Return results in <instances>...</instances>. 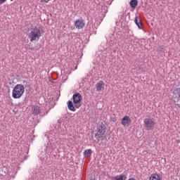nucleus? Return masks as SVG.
Instances as JSON below:
<instances>
[{
	"label": "nucleus",
	"mask_w": 180,
	"mask_h": 180,
	"mask_svg": "<svg viewBox=\"0 0 180 180\" xmlns=\"http://www.w3.org/2000/svg\"><path fill=\"white\" fill-rule=\"evenodd\" d=\"M41 31L37 27H33L29 30L28 37L30 41H36L41 37Z\"/></svg>",
	"instance_id": "1"
},
{
	"label": "nucleus",
	"mask_w": 180,
	"mask_h": 180,
	"mask_svg": "<svg viewBox=\"0 0 180 180\" xmlns=\"http://www.w3.org/2000/svg\"><path fill=\"white\" fill-rule=\"evenodd\" d=\"M139 1L137 0H131L130 6L133 8V9H136V6H137Z\"/></svg>",
	"instance_id": "14"
},
{
	"label": "nucleus",
	"mask_w": 180,
	"mask_h": 180,
	"mask_svg": "<svg viewBox=\"0 0 180 180\" xmlns=\"http://www.w3.org/2000/svg\"><path fill=\"white\" fill-rule=\"evenodd\" d=\"M23 94H25V86H23V84H17L13 89L12 96L13 99L22 98Z\"/></svg>",
	"instance_id": "2"
},
{
	"label": "nucleus",
	"mask_w": 180,
	"mask_h": 180,
	"mask_svg": "<svg viewBox=\"0 0 180 180\" xmlns=\"http://www.w3.org/2000/svg\"><path fill=\"white\" fill-rule=\"evenodd\" d=\"M75 26L76 29H84L85 27V20L82 18H79L75 22Z\"/></svg>",
	"instance_id": "7"
},
{
	"label": "nucleus",
	"mask_w": 180,
	"mask_h": 180,
	"mask_svg": "<svg viewBox=\"0 0 180 180\" xmlns=\"http://www.w3.org/2000/svg\"><path fill=\"white\" fill-rule=\"evenodd\" d=\"M134 22L136 25L138 26L139 29H143L142 27L143 25L141 24V19H140L139 17H136Z\"/></svg>",
	"instance_id": "11"
},
{
	"label": "nucleus",
	"mask_w": 180,
	"mask_h": 180,
	"mask_svg": "<svg viewBox=\"0 0 180 180\" xmlns=\"http://www.w3.org/2000/svg\"><path fill=\"white\" fill-rule=\"evenodd\" d=\"M6 2V0H0V5H2V4H5Z\"/></svg>",
	"instance_id": "17"
},
{
	"label": "nucleus",
	"mask_w": 180,
	"mask_h": 180,
	"mask_svg": "<svg viewBox=\"0 0 180 180\" xmlns=\"http://www.w3.org/2000/svg\"><path fill=\"white\" fill-rule=\"evenodd\" d=\"M50 1H51V0H44V2H45L46 4H49V2H50Z\"/></svg>",
	"instance_id": "18"
},
{
	"label": "nucleus",
	"mask_w": 180,
	"mask_h": 180,
	"mask_svg": "<svg viewBox=\"0 0 180 180\" xmlns=\"http://www.w3.org/2000/svg\"><path fill=\"white\" fill-rule=\"evenodd\" d=\"M130 123H131V118L127 115L124 116L122 119L121 124L124 126V127H129V126H130Z\"/></svg>",
	"instance_id": "6"
},
{
	"label": "nucleus",
	"mask_w": 180,
	"mask_h": 180,
	"mask_svg": "<svg viewBox=\"0 0 180 180\" xmlns=\"http://www.w3.org/2000/svg\"><path fill=\"white\" fill-rule=\"evenodd\" d=\"M110 120L111 122H116V120H117V118L116 117V116H113L110 117Z\"/></svg>",
	"instance_id": "16"
},
{
	"label": "nucleus",
	"mask_w": 180,
	"mask_h": 180,
	"mask_svg": "<svg viewBox=\"0 0 180 180\" xmlns=\"http://www.w3.org/2000/svg\"><path fill=\"white\" fill-rule=\"evenodd\" d=\"M11 1H13V0H11Z\"/></svg>",
	"instance_id": "20"
},
{
	"label": "nucleus",
	"mask_w": 180,
	"mask_h": 180,
	"mask_svg": "<svg viewBox=\"0 0 180 180\" xmlns=\"http://www.w3.org/2000/svg\"><path fill=\"white\" fill-rule=\"evenodd\" d=\"M72 101L75 107L77 108V109H79V108H81V101H82V96H81L79 93H76L72 96Z\"/></svg>",
	"instance_id": "5"
},
{
	"label": "nucleus",
	"mask_w": 180,
	"mask_h": 180,
	"mask_svg": "<svg viewBox=\"0 0 180 180\" xmlns=\"http://www.w3.org/2000/svg\"><path fill=\"white\" fill-rule=\"evenodd\" d=\"M105 89V82L103 81H99L96 84V91L101 92Z\"/></svg>",
	"instance_id": "8"
},
{
	"label": "nucleus",
	"mask_w": 180,
	"mask_h": 180,
	"mask_svg": "<svg viewBox=\"0 0 180 180\" xmlns=\"http://www.w3.org/2000/svg\"><path fill=\"white\" fill-rule=\"evenodd\" d=\"M143 126L146 128V130H153L155 126V120L154 118H145Z\"/></svg>",
	"instance_id": "4"
},
{
	"label": "nucleus",
	"mask_w": 180,
	"mask_h": 180,
	"mask_svg": "<svg viewBox=\"0 0 180 180\" xmlns=\"http://www.w3.org/2000/svg\"><path fill=\"white\" fill-rule=\"evenodd\" d=\"M162 179L158 174H153L150 175L149 180H162Z\"/></svg>",
	"instance_id": "12"
},
{
	"label": "nucleus",
	"mask_w": 180,
	"mask_h": 180,
	"mask_svg": "<svg viewBox=\"0 0 180 180\" xmlns=\"http://www.w3.org/2000/svg\"><path fill=\"white\" fill-rule=\"evenodd\" d=\"M68 108L69 110H71V112H75V110H77V109H75V106H74V104L71 101H68Z\"/></svg>",
	"instance_id": "10"
},
{
	"label": "nucleus",
	"mask_w": 180,
	"mask_h": 180,
	"mask_svg": "<svg viewBox=\"0 0 180 180\" xmlns=\"http://www.w3.org/2000/svg\"><path fill=\"white\" fill-rule=\"evenodd\" d=\"M129 180H136V179H134L131 178V179H129Z\"/></svg>",
	"instance_id": "19"
},
{
	"label": "nucleus",
	"mask_w": 180,
	"mask_h": 180,
	"mask_svg": "<svg viewBox=\"0 0 180 180\" xmlns=\"http://www.w3.org/2000/svg\"><path fill=\"white\" fill-rule=\"evenodd\" d=\"M106 131L105 130V127L102 125H99L97 127V129L96 130V132L94 134V141H99V140H101V139H103V136L105 134V132Z\"/></svg>",
	"instance_id": "3"
},
{
	"label": "nucleus",
	"mask_w": 180,
	"mask_h": 180,
	"mask_svg": "<svg viewBox=\"0 0 180 180\" xmlns=\"http://www.w3.org/2000/svg\"><path fill=\"white\" fill-rule=\"evenodd\" d=\"M126 174H120L117 176L114 180H126Z\"/></svg>",
	"instance_id": "15"
},
{
	"label": "nucleus",
	"mask_w": 180,
	"mask_h": 180,
	"mask_svg": "<svg viewBox=\"0 0 180 180\" xmlns=\"http://www.w3.org/2000/svg\"><path fill=\"white\" fill-rule=\"evenodd\" d=\"M32 112L34 116H37V115H39L40 112H41V110L40 109V107L37 105H33L32 108Z\"/></svg>",
	"instance_id": "9"
},
{
	"label": "nucleus",
	"mask_w": 180,
	"mask_h": 180,
	"mask_svg": "<svg viewBox=\"0 0 180 180\" xmlns=\"http://www.w3.org/2000/svg\"><path fill=\"white\" fill-rule=\"evenodd\" d=\"M91 155H92V150L91 149H87L86 150H84V156L85 158H89V157H91Z\"/></svg>",
	"instance_id": "13"
}]
</instances>
